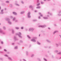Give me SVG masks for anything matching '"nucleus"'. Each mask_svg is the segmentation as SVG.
<instances>
[{"label":"nucleus","mask_w":61,"mask_h":61,"mask_svg":"<svg viewBox=\"0 0 61 61\" xmlns=\"http://www.w3.org/2000/svg\"><path fill=\"white\" fill-rule=\"evenodd\" d=\"M6 20V21H7L8 23L9 24H10V25H12V22L10 21V19L8 18H6L5 19Z\"/></svg>","instance_id":"1"},{"label":"nucleus","mask_w":61,"mask_h":61,"mask_svg":"<svg viewBox=\"0 0 61 61\" xmlns=\"http://www.w3.org/2000/svg\"><path fill=\"white\" fill-rule=\"evenodd\" d=\"M0 33L2 35H5V32H3V30H2V29L1 28H0Z\"/></svg>","instance_id":"2"},{"label":"nucleus","mask_w":61,"mask_h":61,"mask_svg":"<svg viewBox=\"0 0 61 61\" xmlns=\"http://www.w3.org/2000/svg\"><path fill=\"white\" fill-rule=\"evenodd\" d=\"M21 33L20 32H19L18 33L16 34V35H18L19 37H20V38H22V37L21 36Z\"/></svg>","instance_id":"3"},{"label":"nucleus","mask_w":61,"mask_h":61,"mask_svg":"<svg viewBox=\"0 0 61 61\" xmlns=\"http://www.w3.org/2000/svg\"><path fill=\"white\" fill-rule=\"evenodd\" d=\"M31 13L30 12H29L28 14V18H31V16H30V14Z\"/></svg>","instance_id":"4"},{"label":"nucleus","mask_w":61,"mask_h":61,"mask_svg":"<svg viewBox=\"0 0 61 61\" xmlns=\"http://www.w3.org/2000/svg\"><path fill=\"white\" fill-rule=\"evenodd\" d=\"M46 26V25H40L39 26V27H42V28H45Z\"/></svg>","instance_id":"5"},{"label":"nucleus","mask_w":61,"mask_h":61,"mask_svg":"<svg viewBox=\"0 0 61 61\" xmlns=\"http://www.w3.org/2000/svg\"><path fill=\"white\" fill-rule=\"evenodd\" d=\"M34 30V28H30L29 29V31H31V32H33Z\"/></svg>","instance_id":"6"},{"label":"nucleus","mask_w":61,"mask_h":61,"mask_svg":"<svg viewBox=\"0 0 61 61\" xmlns=\"http://www.w3.org/2000/svg\"><path fill=\"white\" fill-rule=\"evenodd\" d=\"M12 13L13 14L15 15H17V13L15 12H12Z\"/></svg>","instance_id":"7"},{"label":"nucleus","mask_w":61,"mask_h":61,"mask_svg":"<svg viewBox=\"0 0 61 61\" xmlns=\"http://www.w3.org/2000/svg\"><path fill=\"white\" fill-rule=\"evenodd\" d=\"M14 40L15 41H17L18 40V39H17V38H16V37L15 36H14Z\"/></svg>","instance_id":"8"},{"label":"nucleus","mask_w":61,"mask_h":61,"mask_svg":"<svg viewBox=\"0 0 61 61\" xmlns=\"http://www.w3.org/2000/svg\"><path fill=\"white\" fill-rule=\"evenodd\" d=\"M46 41L47 42L49 43H51V41L48 39H46Z\"/></svg>","instance_id":"9"},{"label":"nucleus","mask_w":61,"mask_h":61,"mask_svg":"<svg viewBox=\"0 0 61 61\" xmlns=\"http://www.w3.org/2000/svg\"><path fill=\"white\" fill-rule=\"evenodd\" d=\"M16 3H18V2L17 1H16V3L15 4V5H16L17 6H20V5L19 4H17Z\"/></svg>","instance_id":"10"},{"label":"nucleus","mask_w":61,"mask_h":61,"mask_svg":"<svg viewBox=\"0 0 61 61\" xmlns=\"http://www.w3.org/2000/svg\"><path fill=\"white\" fill-rule=\"evenodd\" d=\"M7 58L9 60H10L11 61H12L13 60V59H12L10 57H7Z\"/></svg>","instance_id":"11"},{"label":"nucleus","mask_w":61,"mask_h":61,"mask_svg":"<svg viewBox=\"0 0 61 61\" xmlns=\"http://www.w3.org/2000/svg\"><path fill=\"white\" fill-rule=\"evenodd\" d=\"M12 34H15V31H14V29H12Z\"/></svg>","instance_id":"12"},{"label":"nucleus","mask_w":61,"mask_h":61,"mask_svg":"<svg viewBox=\"0 0 61 61\" xmlns=\"http://www.w3.org/2000/svg\"><path fill=\"white\" fill-rule=\"evenodd\" d=\"M31 41L33 42H36V40L34 39L31 40Z\"/></svg>","instance_id":"13"},{"label":"nucleus","mask_w":61,"mask_h":61,"mask_svg":"<svg viewBox=\"0 0 61 61\" xmlns=\"http://www.w3.org/2000/svg\"><path fill=\"white\" fill-rule=\"evenodd\" d=\"M58 32V30H56L54 32L53 34L54 35H55V34L56 33H57V32Z\"/></svg>","instance_id":"14"},{"label":"nucleus","mask_w":61,"mask_h":61,"mask_svg":"<svg viewBox=\"0 0 61 61\" xmlns=\"http://www.w3.org/2000/svg\"><path fill=\"white\" fill-rule=\"evenodd\" d=\"M3 28L4 30H6V27L5 26H4L3 27Z\"/></svg>","instance_id":"15"},{"label":"nucleus","mask_w":61,"mask_h":61,"mask_svg":"<svg viewBox=\"0 0 61 61\" xmlns=\"http://www.w3.org/2000/svg\"><path fill=\"white\" fill-rule=\"evenodd\" d=\"M25 13V11H22L20 13V14L21 15H22V14H24Z\"/></svg>","instance_id":"16"},{"label":"nucleus","mask_w":61,"mask_h":61,"mask_svg":"<svg viewBox=\"0 0 61 61\" xmlns=\"http://www.w3.org/2000/svg\"><path fill=\"white\" fill-rule=\"evenodd\" d=\"M29 8H30V9H31V8H33V6L32 5H30V6Z\"/></svg>","instance_id":"17"},{"label":"nucleus","mask_w":61,"mask_h":61,"mask_svg":"<svg viewBox=\"0 0 61 61\" xmlns=\"http://www.w3.org/2000/svg\"><path fill=\"white\" fill-rule=\"evenodd\" d=\"M4 56H6V57H8L9 56H8V55L6 54H5L4 55Z\"/></svg>","instance_id":"18"},{"label":"nucleus","mask_w":61,"mask_h":61,"mask_svg":"<svg viewBox=\"0 0 61 61\" xmlns=\"http://www.w3.org/2000/svg\"><path fill=\"white\" fill-rule=\"evenodd\" d=\"M56 47H58V46H59V45L58 44H57V43H56Z\"/></svg>","instance_id":"19"},{"label":"nucleus","mask_w":61,"mask_h":61,"mask_svg":"<svg viewBox=\"0 0 61 61\" xmlns=\"http://www.w3.org/2000/svg\"><path fill=\"white\" fill-rule=\"evenodd\" d=\"M20 43H23V41L22 40H20Z\"/></svg>","instance_id":"20"},{"label":"nucleus","mask_w":61,"mask_h":61,"mask_svg":"<svg viewBox=\"0 0 61 61\" xmlns=\"http://www.w3.org/2000/svg\"><path fill=\"white\" fill-rule=\"evenodd\" d=\"M35 56V55L34 54H32L31 55V57H33Z\"/></svg>","instance_id":"21"},{"label":"nucleus","mask_w":61,"mask_h":61,"mask_svg":"<svg viewBox=\"0 0 61 61\" xmlns=\"http://www.w3.org/2000/svg\"><path fill=\"white\" fill-rule=\"evenodd\" d=\"M57 15L59 16H61V14H58Z\"/></svg>","instance_id":"22"},{"label":"nucleus","mask_w":61,"mask_h":61,"mask_svg":"<svg viewBox=\"0 0 61 61\" xmlns=\"http://www.w3.org/2000/svg\"><path fill=\"white\" fill-rule=\"evenodd\" d=\"M26 55L27 56H28V52L27 51H26Z\"/></svg>","instance_id":"23"},{"label":"nucleus","mask_w":61,"mask_h":61,"mask_svg":"<svg viewBox=\"0 0 61 61\" xmlns=\"http://www.w3.org/2000/svg\"><path fill=\"white\" fill-rule=\"evenodd\" d=\"M33 22H36V21H37V20H33Z\"/></svg>","instance_id":"24"},{"label":"nucleus","mask_w":61,"mask_h":61,"mask_svg":"<svg viewBox=\"0 0 61 61\" xmlns=\"http://www.w3.org/2000/svg\"><path fill=\"white\" fill-rule=\"evenodd\" d=\"M37 44L39 45H41V43H39L38 41H37Z\"/></svg>","instance_id":"25"},{"label":"nucleus","mask_w":61,"mask_h":61,"mask_svg":"<svg viewBox=\"0 0 61 61\" xmlns=\"http://www.w3.org/2000/svg\"><path fill=\"white\" fill-rule=\"evenodd\" d=\"M15 29H17V30H18L19 29V27H16L15 28Z\"/></svg>","instance_id":"26"},{"label":"nucleus","mask_w":61,"mask_h":61,"mask_svg":"<svg viewBox=\"0 0 61 61\" xmlns=\"http://www.w3.org/2000/svg\"><path fill=\"white\" fill-rule=\"evenodd\" d=\"M56 53H57L58 52V51L57 50H56L54 51Z\"/></svg>","instance_id":"27"},{"label":"nucleus","mask_w":61,"mask_h":61,"mask_svg":"<svg viewBox=\"0 0 61 61\" xmlns=\"http://www.w3.org/2000/svg\"><path fill=\"white\" fill-rule=\"evenodd\" d=\"M41 8V7L40 6H38L36 7V8L38 9H40Z\"/></svg>","instance_id":"28"},{"label":"nucleus","mask_w":61,"mask_h":61,"mask_svg":"<svg viewBox=\"0 0 61 61\" xmlns=\"http://www.w3.org/2000/svg\"><path fill=\"white\" fill-rule=\"evenodd\" d=\"M27 37L28 38H30V39L31 38V37H30V36L29 35H27Z\"/></svg>","instance_id":"29"},{"label":"nucleus","mask_w":61,"mask_h":61,"mask_svg":"<svg viewBox=\"0 0 61 61\" xmlns=\"http://www.w3.org/2000/svg\"><path fill=\"white\" fill-rule=\"evenodd\" d=\"M57 55H61V52H59L57 53Z\"/></svg>","instance_id":"30"},{"label":"nucleus","mask_w":61,"mask_h":61,"mask_svg":"<svg viewBox=\"0 0 61 61\" xmlns=\"http://www.w3.org/2000/svg\"><path fill=\"white\" fill-rule=\"evenodd\" d=\"M33 39H37V37H34L33 38Z\"/></svg>","instance_id":"31"},{"label":"nucleus","mask_w":61,"mask_h":61,"mask_svg":"<svg viewBox=\"0 0 61 61\" xmlns=\"http://www.w3.org/2000/svg\"><path fill=\"white\" fill-rule=\"evenodd\" d=\"M43 18L45 19H47L48 18L46 17H43Z\"/></svg>","instance_id":"32"},{"label":"nucleus","mask_w":61,"mask_h":61,"mask_svg":"<svg viewBox=\"0 0 61 61\" xmlns=\"http://www.w3.org/2000/svg\"><path fill=\"white\" fill-rule=\"evenodd\" d=\"M41 4H44V2L41 1Z\"/></svg>","instance_id":"33"},{"label":"nucleus","mask_w":61,"mask_h":61,"mask_svg":"<svg viewBox=\"0 0 61 61\" xmlns=\"http://www.w3.org/2000/svg\"><path fill=\"white\" fill-rule=\"evenodd\" d=\"M17 48H18V47L17 46H15L14 48V49H17Z\"/></svg>","instance_id":"34"},{"label":"nucleus","mask_w":61,"mask_h":61,"mask_svg":"<svg viewBox=\"0 0 61 61\" xmlns=\"http://www.w3.org/2000/svg\"><path fill=\"white\" fill-rule=\"evenodd\" d=\"M48 14H50V15H52V13H51L49 12H48Z\"/></svg>","instance_id":"35"},{"label":"nucleus","mask_w":61,"mask_h":61,"mask_svg":"<svg viewBox=\"0 0 61 61\" xmlns=\"http://www.w3.org/2000/svg\"><path fill=\"white\" fill-rule=\"evenodd\" d=\"M37 60H38L39 61H41V59L39 58H38L37 59Z\"/></svg>","instance_id":"36"},{"label":"nucleus","mask_w":61,"mask_h":61,"mask_svg":"<svg viewBox=\"0 0 61 61\" xmlns=\"http://www.w3.org/2000/svg\"><path fill=\"white\" fill-rule=\"evenodd\" d=\"M21 2L22 4H24V2L23 1H22Z\"/></svg>","instance_id":"37"},{"label":"nucleus","mask_w":61,"mask_h":61,"mask_svg":"<svg viewBox=\"0 0 61 61\" xmlns=\"http://www.w3.org/2000/svg\"><path fill=\"white\" fill-rule=\"evenodd\" d=\"M4 14V12H1L0 13V14L1 15H2Z\"/></svg>","instance_id":"38"},{"label":"nucleus","mask_w":61,"mask_h":61,"mask_svg":"<svg viewBox=\"0 0 61 61\" xmlns=\"http://www.w3.org/2000/svg\"><path fill=\"white\" fill-rule=\"evenodd\" d=\"M15 18L14 17L13 18V21H15Z\"/></svg>","instance_id":"39"},{"label":"nucleus","mask_w":61,"mask_h":61,"mask_svg":"<svg viewBox=\"0 0 61 61\" xmlns=\"http://www.w3.org/2000/svg\"><path fill=\"white\" fill-rule=\"evenodd\" d=\"M0 60H2V61H3V60H3V58H0Z\"/></svg>","instance_id":"40"},{"label":"nucleus","mask_w":61,"mask_h":61,"mask_svg":"<svg viewBox=\"0 0 61 61\" xmlns=\"http://www.w3.org/2000/svg\"><path fill=\"white\" fill-rule=\"evenodd\" d=\"M40 5V3H39L38 4H37V6H39V5Z\"/></svg>","instance_id":"41"},{"label":"nucleus","mask_w":61,"mask_h":61,"mask_svg":"<svg viewBox=\"0 0 61 61\" xmlns=\"http://www.w3.org/2000/svg\"><path fill=\"white\" fill-rule=\"evenodd\" d=\"M39 15H41V16H42V17L43 15H41V13H39Z\"/></svg>","instance_id":"42"},{"label":"nucleus","mask_w":61,"mask_h":61,"mask_svg":"<svg viewBox=\"0 0 61 61\" xmlns=\"http://www.w3.org/2000/svg\"><path fill=\"white\" fill-rule=\"evenodd\" d=\"M10 17L11 18V19H13V16H10Z\"/></svg>","instance_id":"43"},{"label":"nucleus","mask_w":61,"mask_h":61,"mask_svg":"<svg viewBox=\"0 0 61 61\" xmlns=\"http://www.w3.org/2000/svg\"><path fill=\"white\" fill-rule=\"evenodd\" d=\"M4 51L5 52H7V51L5 49H4Z\"/></svg>","instance_id":"44"},{"label":"nucleus","mask_w":61,"mask_h":61,"mask_svg":"<svg viewBox=\"0 0 61 61\" xmlns=\"http://www.w3.org/2000/svg\"><path fill=\"white\" fill-rule=\"evenodd\" d=\"M44 60L46 61H47V60L45 58H44Z\"/></svg>","instance_id":"45"},{"label":"nucleus","mask_w":61,"mask_h":61,"mask_svg":"<svg viewBox=\"0 0 61 61\" xmlns=\"http://www.w3.org/2000/svg\"><path fill=\"white\" fill-rule=\"evenodd\" d=\"M18 20H15V23L16 22H18Z\"/></svg>","instance_id":"46"},{"label":"nucleus","mask_w":61,"mask_h":61,"mask_svg":"<svg viewBox=\"0 0 61 61\" xmlns=\"http://www.w3.org/2000/svg\"><path fill=\"white\" fill-rule=\"evenodd\" d=\"M7 3H9V1H7L6 2Z\"/></svg>","instance_id":"47"},{"label":"nucleus","mask_w":61,"mask_h":61,"mask_svg":"<svg viewBox=\"0 0 61 61\" xmlns=\"http://www.w3.org/2000/svg\"><path fill=\"white\" fill-rule=\"evenodd\" d=\"M61 13V10H60L59 11V14H60V13Z\"/></svg>","instance_id":"48"},{"label":"nucleus","mask_w":61,"mask_h":61,"mask_svg":"<svg viewBox=\"0 0 61 61\" xmlns=\"http://www.w3.org/2000/svg\"><path fill=\"white\" fill-rule=\"evenodd\" d=\"M21 29H24V27H22L21 28Z\"/></svg>","instance_id":"49"},{"label":"nucleus","mask_w":61,"mask_h":61,"mask_svg":"<svg viewBox=\"0 0 61 61\" xmlns=\"http://www.w3.org/2000/svg\"><path fill=\"white\" fill-rule=\"evenodd\" d=\"M58 44H59V46H61V43H59Z\"/></svg>","instance_id":"50"},{"label":"nucleus","mask_w":61,"mask_h":61,"mask_svg":"<svg viewBox=\"0 0 61 61\" xmlns=\"http://www.w3.org/2000/svg\"><path fill=\"white\" fill-rule=\"evenodd\" d=\"M10 6L11 7H13V5H10Z\"/></svg>","instance_id":"51"},{"label":"nucleus","mask_w":61,"mask_h":61,"mask_svg":"<svg viewBox=\"0 0 61 61\" xmlns=\"http://www.w3.org/2000/svg\"><path fill=\"white\" fill-rule=\"evenodd\" d=\"M39 0H37V3H38L39 2Z\"/></svg>","instance_id":"52"},{"label":"nucleus","mask_w":61,"mask_h":61,"mask_svg":"<svg viewBox=\"0 0 61 61\" xmlns=\"http://www.w3.org/2000/svg\"><path fill=\"white\" fill-rule=\"evenodd\" d=\"M25 31H27V30H28V29H25Z\"/></svg>","instance_id":"53"},{"label":"nucleus","mask_w":61,"mask_h":61,"mask_svg":"<svg viewBox=\"0 0 61 61\" xmlns=\"http://www.w3.org/2000/svg\"><path fill=\"white\" fill-rule=\"evenodd\" d=\"M23 60L24 61H26V60L25 59H23Z\"/></svg>","instance_id":"54"},{"label":"nucleus","mask_w":61,"mask_h":61,"mask_svg":"<svg viewBox=\"0 0 61 61\" xmlns=\"http://www.w3.org/2000/svg\"><path fill=\"white\" fill-rule=\"evenodd\" d=\"M3 11H4V10H2L1 11V12H3Z\"/></svg>","instance_id":"55"},{"label":"nucleus","mask_w":61,"mask_h":61,"mask_svg":"<svg viewBox=\"0 0 61 61\" xmlns=\"http://www.w3.org/2000/svg\"><path fill=\"white\" fill-rule=\"evenodd\" d=\"M1 44H4V43L3 42V41H2L1 42Z\"/></svg>","instance_id":"56"},{"label":"nucleus","mask_w":61,"mask_h":61,"mask_svg":"<svg viewBox=\"0 0 61 61\" xmlns=\"http://www.w3.org/2000/svg\"><path fill=\"white\" fill-rule=\"evenodd\" d=\"M48 29H49V30H50V28H49V27H48Z\"/></svg>","instance_id":"57"},{"label":"nucleus","mask_w":61,"mask_h":61,"mask_svg":"<svg viewBox=\"0 0 61 61\" xmlns=\"http://www.w3.org/2000/svg\"><path fill=\"white\" fill-rule=\"evenodd\" d=\"M54 25L55 26H56V24H54Z\"/></svg>","instance_id":"58"},{"label":"nucleus","mask_w":61,"mask_h":61,"mask_svg":"<svg viewBox=\"0 0 61 61\" xmlns=\"http://www.w3.org/2000/svg\"><path fill=\"white\" fill-rule=\"evenodd\" d=\"M51 48V47L50 46V47H49V48Z\"/></svg>","instance_id":"59"},{"label":"nucleus","mask_w":61,"mask_h":61,"mask_svg":"<svg viewBox=\"0 0 61 61\" xmlns=\"http://www.w3.org/2000/svg\"><path fill=\"white\" fill-rule=\"evenodd\" d=\"M36 12H37V11H36V10H35V13H36Z\"/></svg>","instance_id":"60"},{"label":"nucleus","mask_w":61,"mask_h":61,"mask_svg":"<svg viewBox=\"0 0 61 61\" xmlns=\"http://www.w3.org/2000/svg\"><path fill=\"white\" fill-rule=\"evenodd\" d=\"M39 19H40V17L39 16Z\"/></svg>","instance_id":"61"},{"label":"nucleus","mask_w":61,"mask_h":61,"mask_svg":"<svg viewBox=\"0 0 61 61\" xmlns=\"http://www.w3.org/2000/svg\"><path fill=\"white\" fill-rule=\"evenodd\" d=\"M1 48H2V47L0 46V49H1Z\"/></svg>","instance_id":"62"},{"label":"nucleus","mask_w":61,"mask_h":61,"mask_svg":"<svg viewBox=\"0 0 61 61\" xmlns=\"http://www.w3.org/2000/svg\"><path fill=\"white\" fill-rule=\"evenodd\" d=\"M60 21H61V19H60Z\"/></svg>","instance_id":"63"},{"label":"nucleus","mask_w":61,"mask_h":61,"mask_svg":"<svg viewBox=\"0 0 61 61\" xmlns=\"http://www.w3.org/2000/svg\"><path fill=\"white\" fill-rule=\"evenodd\" d=\"M44 1H46V0H44Z\"/></svg>","instance_id":"64"}]
</instances>
